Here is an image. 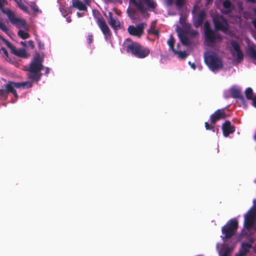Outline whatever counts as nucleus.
<instances>
[{"label":"nucleus","instance_id":"nucleus-13","mask_svg":"<svg viewBox=\"0 0 256 256\" xmlns=\"http://www.w3.org/2000/svg\"><path fill=\"white\" fill-rule=\"evenodd\" d=\"M226 114L224 109H218L210 116V122L212 124H215L220 120L226 118Z\"/></svg>","mask_w":256,"mask_h":256},{"label":"nucleus","instance_id":"nucleus-30","mask_svg":"<svg viewBox=\"0 0 256 256\" xmlns=\"http://www.w3.org/2000/svg\"><path fill=\"white\" fill-rule=\"evenodd\" d=\"M0 53L4 55V58L6 60H8V54L6 48L2 47L0 49Z\"/></svg>","mask_w":256,"mask_h":256},{"label":"nucleus","instance_id":"nucleus-36","mask_svg":"<svg viewBox=\"0 0 256 256\" xmlns=\"http://www.w3.org/2000/svg\"><path fill=\"white\" fill-rule=\"evenodd\" d=\"M236 58L238 62H240L243 60L244 54L242 50L236 52Z\"/></svg>","mask_w":256,"mask_h":256},{"label":"nucleus","instance_id":"nucleus-6","mask_svg":"<svg viewBox=\"0 0 256 256\" xmlns=\"http://www.w3.org/2000/svg\"><path fill=\"white\" fill-rule=\"evenodd\" d=\"M238 228V222L236 220L232 219L228 221L222 228V232L224 234V238H232Z\"/></svg>","mask_w":256,"mask_h":256},{"label":"nucleus","instance_id":"nucleus-33","mask_svg":"<svg viewBox=\"0 0 256 256\" xmlns=\"http://www.w3.org/2000/svg\"><path fill=\"white\" fill-rule=\"evenodd\" d=\"M249 54L252 58L256 60V50L253 48H250Z\"/></svg>","mask_w":256,"mask_h":256},{"label":"nucleus","instance_id":"nucleus-52","mask_svg":"<svg viewBox=\"0 0 256 256\" xmlns=\"http://www.w3.org/2000/svg\"><path fill=\"white\" fill-rule=\"evenodd\" d=\"M247 1L252 3H256V0H247Z\"/></svg>","mask_w":256,"mask_h":256},{"label":"nucleus","instance_id":"nucleus-50","mask_svg":"<svg viewBox=\"0 0 256 256\" xmlns=\"http://www.w3.org/2000/svg\"><path fill=\"white\" fill-rule=\"evenodd\" d=\"M20 44H22L24 46H26V42H21Z\"/></svg>","mask_w":256,"mask_h":256},{"label":"nucleus","instance_id":"nucleus-20","mask_svg":"<svg viewBox=\"0 0 256 256\" xmlns=\"http://www.w3.org/2000/svg\"><path fill=\"white\" fill-rule=\"evenodd\" d=\"M232 97L234 98H238L242 101H244V98L242 96L241 90L236 88H232L230 90Z\"/></svg>","mask_w":256,"mask_h":256},{"label":"nucleus","instance_id":"nucleus-48","mask_svg":"<svg viewBox=\"0 0 256 256\" xmlns=\"http://www.w3.org/2000/svg\"><path fill=\"white\" fill-rule=\"evenodd\" d=\"M173 3V0H168V5H172Z\"/></svg>","mask_w":256,"mask_h":256},{"label":"nucleus","instance_id":"nucleus-26","mask_svg":"<svg viewBox=\"0 0 256 256\" xmlns=\"http://www.w3.org/2000/svg\"><path fill=\"white\" fill-rule=\"evenodd\" d=\"M142 4H145L147 6L152 10L155 9L156 4L154 3L153 0H142Z\"/></svg>","mask_w":256,"mask_h":256},{"label":"nucleus","instance_id":"nucleus-31","mask_svg":"<svg viewBox=\"0 0 256 256\" xmlns=\"http://www.w3.org/2000/svg\"><path fill=\"white\" fill-rule=\"evenodd\" d=\"M18 6L26 14H30V12L28 11V8L26 6H25V5L22 3V2L19 4Z\"/></svg>","mask_w":256,"mask_h":256},{"label":"nucleus","instance_id":"nucleus-41","mask_svg":"<svg viewBox=\"0 0 256 256\" xmlns=\"http://www.w3.org/2000/svg\"><path fill=\"white\" fill-rule=\"evenodd\" d=\"M28 46L30 47V48L33 50L34 48V42L32 40H30L28 42Z\"/></svg>","mask_w":256,"mask_h":256},{"label":"nucleus","instance_id":"nucleus-10","mask_svg":"<svg viewBox=\"0 0 256 256\" xmlns=\"http://www.w3.org/2000/svg\"><path fill=\"white\" fill-rule=\"evenodd\" d=\"M96 18V23L104 35L105 39L108 40L111 36V32L110 28L102 17Z\"/></svg>","mask_w":256,"mask_h":256},{"label":"nucleus","instance_id":"nucleus-7","mask_svg":"<svg viewBox=\"0 0 256 256\" xmlns=\"http://www.w3.org/2000/svg\"><path fill=\"white\" fill-rule=\"evenodd\" d=\"M213 22L215 29L226 32L229 29V26L227 20L223 16L218 15L213 19Z\"/></svg>","mask_w":256,"mask_h":256},{"label":"nucleus","instance_id":"nucleus-53","mask_svg":"<svg viewBox=\"0 0 256 256\" xmlns=\"http://www.w3.org/2000/svg\"><path fill=\"white\" fill-rule=\"evenodd\" d=\"M66 20H67V22H71L72 20H71V18H68L66 19Z\"/></svg>","mask_w":256,"mask_h":256},{"label":"nucleus","instance_id":"nucleus-4","mask_svg":"<svg viewBox=\"0 0 256 256\" xmlns=\"http://www.w3.org/2000/svg\"><path fill=\"white\" fill-rule=\"evenodd\" d=\"M204 62L212 71L222 67V62L217 54L212 51H208L204 54Z\"/></svg>","mask_w":256,"mask_h":256},{"label":"nucleus","instance_id":"nucleus-56","mask_svg":"<svg viewBox=\"0 0 256 256\" xmlns=\"http://www.w3.org/2000/svg\"><path fill=\"white\" fill-rule=\"evenodd\" d=\"M254 12H255V13L256 14V9L254 10Z\"/></svg>","mask_w":256,"mask_h":256},{"label":"nucleus","instance_id":"nucleus-15","mask_svg":"<svg viewBox=\"0 0 256 256\" xmlns=\"http://www.w3.org/2000/svg\"><path fill=\"white\" fill-rule=\"evenodd\" d=\"M109 20L108 23L110 26L114 30H117L120 28V24L119 20L116 18L112 16V14L111 12L108 13Z\"/></svg>","mask_w":256,"mask_h":256},{"label":"nucleus","instance_id":"nucleus-1","mask_svg":"<svg viewBox=\"0 0 256 256\" xmlns=\"http://www.w3.org/2000/svg\"><path fill=\"white\" fill-rule=\"evenodd\" d=\"M123 46L128 53H130L139 58H145L150 54V50L148 48L132 41L130 38L126 39Z\"/></svg>","mask_w":256,"mask_h":256},{"label":"nucleus","instance_id":"nucleus-34","mask_svg":"<svg viewBox=\"0 0 256 256\" xmlns=\"http://www.w3.org/2000/svg\"><path fill=\"white\" fill-rule=\"evenodd\" d=\"M214 124H212L211 123H209L208 122H206L204 123V126L206 127V130H212L214 132Z\"/></svg>","mask_w":256,"mask_h":256},{"label":"nucleus","instance_id":"nucleus-24","mask_svg":"<svg viewBox=\"0 0 256 256\" xmlns=\"http://www.w3.org/2000/svg\"><path fill=\"white\" fill-rule=\"evenodd\" d=\"M186 34H188L192 36H196L198 35V32L197 30L191 28L190 26L186 24V29L184 30Z\"/></svg>","mask_w":256,"mask_h":256},{"label":"nucleus","instance_id":"nucleus-44","mask_svg":"<svg viewBox=\"0 0 256 256\" xmlns=\"http://www.w3.org/2000/svg\"><path fill=\"white\" fill-rule=\"evenodd\" d=\"M4 2H2V0H0V9H1L2 10L3 8V6H4Z\"/></svg>","mask_w":256,"mask_h":256},{"label":"nucleus","instance_id":"nucleus-9","mask_svg":"<svg viewBox=\"0 0 256 256\" xmlns=\"http://www.w3.org/2000/svg\"><path fill=\"white\" fill-rule=\"evenodd\" d=\"M0 38L5 43L6 46L10 49L11 52L14 55L20 58H26V52L24 49L20 48L17 50L16 47L12 46L10 42L5 40L0 36Z\"/></svg>","mask_w":256,"mask_h":256},{"label":"nucleus","instance_id":"nucleus-5","mask_svg":"<svg viewBox=\"0 0 256 256\" xmlns=\"http://www.w3.org/2000/svg\"><path fill=\"white\" fill-rule=\"evenodd\" d=\"M2 13L7 15V16L10 23L18 28H23L26 30L28 29V26L26 21L23 18H16L15 14L10 10L2 9Z\"/></svg>","mask_w":256,"mask_h":256},{"label":"nucleus","instance_id":"nucleus-21","mask_svg":"<svg viewBox=\"0 0 256 256\" xmlns=\"http://www.w3.org/2000/svg\"><path fill=\"white\" fill-rule=\"evenodd\" d=\"M70 8H74L80 10H87L86 6L80 0H72V5Z\"/></svg>","mask_w":256,"mask_h":256},{"label":"nucleus","instance_id":"nucleus-14","mask_svg":"<svg viewBox=\"0 0 256 256\" xmlns=\"http://www.w3.org/2000/svg\"><path fill=\"white\" fill-rule=\"evenodd\" d=\"M223 134L225 136H228L230 134L235 131L234 126L231 124L229 120H226L222 126Z\"/></svg>","mask_w":256,"mask_h":256},{"label":"nucleus","instance_id":"nucleus-23","mask_svg":"<svg viewBox=\"0 0 256 256\" xmlns=\"http://www.w3.org/2000/svg\"><path fill=\"white\" fill-rule=\"evenodd\" d=\"M252 240L248 242H243L242 244V248L240 250L244 254H246L249 252V249L252 247Z\"/></svg>","mask_w":256,"mask_h":256},{"label":"nucleus","instance_id":"nucleus-54","mask_svg":"<svg viewBox=\"0 0 256 256\" xmlns=\"http://www.w3.org/2000/svg\"><path fill=\"white\" fill-rule=\"evenodd\" d=\"M76 14L78 16V17L82 16V14L80 12H78Z\"/></svg>","mask_w":256,"mask_h":256},{"label":"nucleus","instance_id":"nucleus-49","mask_svg":"<svg viewBox=\"0 0 256 256\" xmlns=\"http://www.w3.org/2000/svg\"><path fill=\"white\" fill-rule=\"evenodd\" d=\"M188 64L191 66H192L194 69H195V68H196V66H195L194 64V63H193V64H191V63H190V62H188Z\"/></svg>","mask_w":256,"mask_h":256},{"label":"nucleus","instance_id":"nucleus-27","mask_svg":"<svg viewBox=\"0 0 256 256\" xmlns=\"http://www.w3.org/2000/svg\"><path fill=\"white\" fill-rule=\"evenodd\" d=\"M18 35L23 40L28 38L30 37V35L28 33L22 30H19L18 32Z\"/></svg>","mask_w":256,"mask_h":256},{"label":"nucleus","instance_id":"nucleus-51","mask_svg":"<svg viewBox=\"0 0 256 256\" xmlns=\"http://www.w3.org/2000/svg\"><path fill=\"white\" fill-rule=\"evenodd\" d=\"M50 72V69L48 68H46V74H48Z\"/></svg>","mask_w":256,"mask_h":256},{"label":"nucleus","instance_id":"nucleus-8","mask_svg":"<svg viewBox=\"0 0 256 256\" xmlns=\"http://www.w3.org/2000/svg\"><path fill=\"white\" fill-rule=\"evenodd\" d=\"M146 26V24L145 22L140 23L137 25L136 27L131 25L128 26V31L130 35L140 38L144 33V30Z\"/></svg>","mask_w":256,"mask_h":256},{"label":"nucleus","instance_id":"nucleus-38","mask_svg":"<svg viewBox=\"0 0 256 256\" xmlns=\"http://www.w3.org/2000/svg\"><path fill=\"white\" fill-rule=\"evenodd\" d=\"M204 32H208L210 30H212L210 28V24L208 22L206 21L204 24Z\"/></svg>","mask_w":256,"mask_h":256},{"label":"nucleus","instance_id":"nucleus-46","mask_svg":"<svg viewBox=\"0 0 256 256\" xmlns=\"http://www.w3.org/2000/svg\"><path fill=\"white\" fill-rule=\"evenodd\" d=\"M17 4V6L19 4L22 2V0H14Z\"/></svg>","mask_w":256,"mask_h":256},{"label":"nucleus","instance_id":"nucleus-35","mask_svg":"<svg viewBox=\"0 0 256 256\" xmlns=\"http://www.w3.org/2000/svg\"><path fill=\"white\" fill-rule=\"evenodd\" d=\"M0 29L4 32L8 34V29L6 26L5 24L0 20Z\"/></svg>","mask_w":256,"mask_h":256},{"label":"nucleus","instance_id":"nucleus-39","mask_svg":"<svg viewBox=\"0 0 256 256\" xmlns=\"http://www.w3.org/2000/svg\"><path fill=\"white\" fill-rule=\"evenodd\" d=\"M38 43V46L40 50H44V45L43 43H42L40 40L36 39Z\"/></svg>","mask_w":256,"mask_h":256},{"label":"nucleus","instance_id":"nucleus-2","mask_svg":"<svg viewBox=\"0 0 256 256\" xmlns=\"http://www.w3.org/2000/svg\"><path fill=\"white\" fill-rule=\"evenodd\" d=\"M42 61L43 59L40 55L37 54L30 63L28 69V77L32 81L38 82L40 80L42 76L40 72L43 68Z\"/></svg>","mask_w":256,"mask_h":256},{"label":"nucleus","instance_id":"nucleus-12","mask_svg":"<svg viewBox=\"0 0 256 256\" xmlns=\"http://www.w3.org/2000/svg\"><path fill=\"white\" fill-rule=\"evenodd\" d=\"M222 38L220 34H216L212 30L204 32V40L208 45L214 43L216 40H220Z\"/></svg>","mask_w":256,"mask_h":256},{"label":"nucleus","instance_id":"nucleus-32","mask_svg":"<svg viewBox=\"0 0 256 256\" xmlns=\"http://www.w3.org/2000/svg\"><path fill=\"white\" fill-rule=\"evenodd\" d=\"M174 53L176 54H178V56H179V58H180L182 59H184L188 56L187 54L184 51V52H182V51L178 52V51L176 50V52H174Z\"/></svg>","mask_w":256,"mask_h":256},{"label":"nucleus","instance_id":"nucleus-37","mask_svg":"<svg viewBox=\"0 0 256 256\" xmlns=\"http://www.w3.org/2000/svg\"><path fill=\"white\" fill-rule=\"evenodd\" d=\"M185 2V0H176V6L180 8L183 6Z\"/></svg>","mask_w":256,"mask_h":256},{"label":"nucleus","instance_id":"nucleus-55","mask_svg":"<svg viewBox=\"0 0 256 256\" xmlns=\"http://www.w3.org/2000/svg\"><path fill=\"white\" fill-rule=\"evenodd\" d=\"M2 2H4V3H5L6 0H2Z\"/></svg>","mask_w":256,"mask_h":256},{"label":"nucleus","instance_id":"nucleus-19","mask_svg":"<svg viewBox=\"0 0 256 256\" xmlns=\"http://www.w3.org/2000/svg\"><path fill=\"white\" fill-rule=\"evenodd\" d=\"M245 94L248 100H250L252 101V106L256 108V94H254L252 88H247L245 90Z\"/></svg>","mask_w":256,"mask_h":256},{"label":"nucleus","instance_id":"nucleus-17","mask_svg":"<svg viewBox=\"0 0 256 256\" xmlns=\"http://www.w3.org/2000/svg\"><path fill=\"white\" fill-rule=\"evenodd\" d=\"M222 6L224 9L222 10V12L225 14H230L234 9V6L229 0H224L222 2Z\"/></svg>","mask_w":256,"mask_h":256},{"label":"nucleus","instance_id":"nucleus-45","mask_svg":"<svg viewBox=\"0 0 256 256\" xmlns=\"http://www.w3.org/2000/svg\"><path fill=\"white\" fill-rule=\"evenodd\" d=\"M254 28L256 29V19H254L252 22Z\"/></svg>","mask_w":256,"mask_h":256},{"label":"nucleus","instance_id":"nucleus-25","mask_svg":"<svg viewBox=\"0 0 256 256\" xmlns=\"http://www.w3.org/2000/svg\"><path fill=\"white\" fill-rule=\"evenodd\" d=\"M175 42V40L172 35L170 36V38L168 41V44L169 46L170 50L174 52H176V50L174 48V44Z\"/></svg>","mask_w":256,"mask_h":256},{"label":"nucleus","instance_id":"nucleus-40","mask_svg":"<svg viewBox=\"0 0 256 256\" xmlns=\"http://www.w3.org/2000/svg\"><path fill=\"white\" fill-rule=\"evenodd\" d=\"M230 252V250L229 248L226 249L222 255V256H229V254Z\"/></svg>","mask_w":256,"mask_h":256},{"label":"nucleus","instance_id":"nucleus-43","mask_svg":"<svg viewBox=\"0 0 256 256\" xmlns=\"http://www.w3.org/2000/svg\"><path fill=\"white\" fill-rule=\"evenodd\" d=\"M235 256H246V254H244L240 250V252L236 254Z\"/></svg>","mask_w":256,"mask_h":256},{"label":"nucleus","instance_id":"nucleus-3","mask_svg":"<svg viewBox=\"0 0 256 256\" xmlns=\"http://www.w3.org/2000/svg\"><path fill=\"white\" fill-rule=\"evenodd\" d=\"M32 86V84L28 82H8L6 85V90L0 89V96L6 98L8 97V94L10 92L14 94L16 100L18 98V94L15 90V88H30Z\"/></svg>","mask_w":256,"mask_h":256},{"label":"nucleus","instance_id":"nucleus-18","mask_svg":"<svg viewBox=\"0 0 256 256\" xmlns=\"http://www.w3.org/2000/svg\"><path fill=\"white\" fill-rule=\"evenodd\" d=\"M178 38L182 44L186 46H190V42L186 32L182 30H178Z\"/></svg>","mask_w":256,"mask_h":256},{"label":"nucleus","instance_id":"nucleus-11","mask_svg":"<svg viewBox=\"0 0 256 256\" xmlns=\"http://www.w3.org/2000/svg\"><path fill=\"white\" fill-rule=\"evenodd\" d=\"M256 216V212L252 209L249 210L244 216V226L249 230L252 226Z\"/></svg>","mask_w":256,"mask_h":256},{"label":"nucleus","instance_id":"nucleus-42","mask_svg":"<svg viewBox=\"0 0 256 256\" xmlns=\"http://www.w3.org/2000/svg\"><path fill=\"white\" fill-rule=\"evenodd\" d=\"M88 44H90L93 41V36L92 34H89L88 36Z\"/></svg>","mask_w":256,"mask_h":256},{"label":"nucleus","instance_id":"nucleus-47","mask_svg":"<svg viewBox=\"0 0 256 256\" xmlns=\"http://www.w3.org/2000/svg\"><path fill=\"white\" fill-rule=\"evenodd\" d=\"M158 30H154L152 32V34L156 36H158Z\"/></svg>","mask_w":256,"mask_h":256},{"label":"nucleus","instance_id":"nucleus-28","mask_svg":"<svg viewBox=\"0 0 256 256\" xmlns=\"http://www.w3.org/2000/svg\"><path fill=\"white\" fill-rule=\"evenodd\" d=\"M27 4H28L31 8L34 10V12H40L38 8V7L36 4V2H26Z\"/></svg>","mask_w":256,"mask_h":256},{"label":"nucleus","instance_id":"nucleus-22","mask_svg":"<svg viewBox=\"0 0 256 256\" xmlns=\"http://www.w3.org/2000/svg\"><path fill=\"white\" fill-rule=\"evenodd\" d=\"M130 2L134 4L138 8V9L142 14L145 13L148 9L142 4V0H130Z\"/></svg>","mask_w":256,"mask_h":256},{"label":"nucleus","instance_id":"nucleus-29","mask_svg":"<svg viewBox=\"0 0 256 256\" xmlns=\"http://www.w3.org/2000/svg\"><path fill=\"white\" fill-rule=\"evenodd\" d=\"M231 46L232 47L234 50L237 52L239 51H241L240 46L238 44L235 40H232L230 42Z\"/></svg>","mask_w":256,"mask_h":256},{"label":"nucleus","instance_id":"nucleus-57","mask_svg":"<svg viewBox=\"0 0 256 256\" xmlns=\"http://www.w3.org/2000/svg\"><path fill=\"white\" fill-rule=\"evenodd\" d=\"M255 251H256V250Z\"/></svg>","mask_w":256,"mask_h":256},{"label":"nucleus","instance_id":"nucleus-16","mask_svg":"<svg viewBox=\"0 0 256 256\" xmlns=\"http://www.w3.org/2000/svg\"><path fill=\"white\" fill-rule=\"evenodd\" d=\"M206 16V13L204 11L200 12L193 22L194 26L196 28H198L202 26Z\"/></svg>","mask_w":256,"mask_h":256}]
</instances>
